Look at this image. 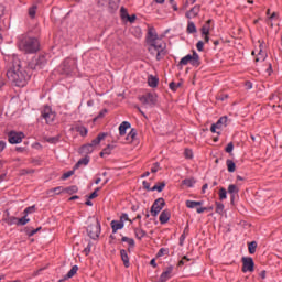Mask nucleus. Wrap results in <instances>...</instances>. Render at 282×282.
<instances>
[{
  "label": "nucleus",
  "mask_w": 282,
  "mask_h": 282,
  "mask_svg": "<svg viewBox=\"0 0 282 282\" xmlns=\"http://www.w3.org/2000/svg\"><path fill=\"white\" fill-rule=\"evenodd\" d=\"M9 68L7 70V77L14 83L17 87H25L30 80V75L21 68V61L17 57H9Z\"/></svg>",
  "instance_id": "1"
},
{
  "label": "nucleus",
  "mask_w": 282,
  "mask_h": 282,
  "mask_svg": "<svg viewBox=\"0 0 282 282\" xmlns=\"http://www.w3.org/2000/svg\"><path fill=\"white\" fill-rule=\"evenodd\" d=\"M147 41L150 54L155 56L156 61H162V57L164 54H166V43H164L162 39L158 36V32L153 28L148 30Z\"/></svg>",
  "instance_id": "2"
},
{
  "label": "nucleus",
  "mask_w": 282,
  "mask_h": 282,
  "mask_svg": "<svg viewBox=\"0 0 282 282\" xmlns=\"http://www.w3.org/2000/svg\"><path fill=\"white\" fill-rule=\"evenodd\" d=\"M18 47L25 54H34L35 52H39V40L36 37L22 35L19 37Z\"/></svg>",
  "instance_id": "3"
},
{
  "label": "nucleus",
  "mask_w": 282,
  "mask_h": 282,
  "mask_svg": "<svg viewBox=\"0 0 282 282\" xmlns=\"http://www.w3.org/2000/svg\"><path fill=\"white\" fill-rule=\"evenodd\" d=\"M188 63H191V65H193V67H199V65H200L199 54H197V52H195V51H193L192 55L187 54L180 61L178 67H184V65H188Z\"/></svg>",
  "instance_id": "4"
},
{
  "label": "nucleus",
  "mask_w": 282,
  "mask_h": 282,
  "mask_svg": "<svg viewBox=\"0 0 282 282\" xmlns=\"http://www.w3.org/2000/svg\"><path fill=\"white\" fill-rule=\"evenodd\" d=\"M47 65V55H36L30 63V69H43Z\"/></svg>",
  "instance_id": "5"
},
{
  "label": "nucleus",
  "mask_w": 282,
  "mask_h": 282,
  "mask_svg": "<svg viewBox=\"0 0 282 282\" xmlns=\"http://www.w3.org/2000/svg\"><path fill=\"white\" fill-rule=\"evenodd\" d=\"M41 116L45 120L46 124H52V122L56 120V112H54L50 106H45L42 109Z\"/></svg>",
  "instance_id": "6"
},
{
  "label": "nucleus",
  "mask_w": 282,
  "mask_h": 282,
  "mask_svg": "<svg viewBox=\"0 0 282 282\" xmlns=\"http://www.w3.org/2000/svg\"><path fill=\"white\" fill-rule=\"evenodd\" d=\"M87 232L90 239H98L100 237V221L95 220L94 224L88 226Z\"/></svg>",
  "instance_id": "7"
},
{
  "label": "nucleus",
  "mask_w": 282,
  "mask_h": 282,
  "mask_svg": "<svg viewBox=\"0 0 282 282\" xmlns=\"http://www.w3.org/2000/svg\"><path fill=\"white\" fill-rule=\"evenodd\" d=\"M166 202H164V198L156 199L151 207L152 217H158V214L164 208Z\"/></svg>",
  "instance_id": "8"
},
{
  "label": "nucleus",
  "mask_w": 282,
  "mask_h": 282,
  "mask_svg": "<svg viewBox=\"0 0 282 282\" xmlns=\"http://www.w3.org/2000/svg\"><path fill=\"white\" fill-rule=\"evenodd\" d=\"M24 138H25V134H23V132L11 131L9 133L10 144H21Z\"/></svg>",
  "instance_id": "9"
},
{
  "label": "nucleus",
  "mask_w": 282,
  "mask_h": 282,
  "mask_svg": "<svg viewBox=\"0 0 282 282\" xmlns=\"http://www.w3.org/2000/svg\"><path fill=\"white\" fill-rule=\"evenodd\" d=\"M140 102H142V105H155L158 98L154 94L151 93H147L145 95L141 96L139 98Z\"/></svg>",
  "instance_id": "10"
},
{
  "label": "nucleus",
  "mask_w": 282,
  "mask_h": 282,
  "mask_svg": "<svg viewBox=\"0 0 282 282\" xmlns=\"http://www.w3.org/2000/svg\"><path fill=\"white\" fill-rule=\"evenodd\" d=\"M242 272H254V260L252 258H242Z\"/></svg>",
  "instance_id": "11"
},
{
  "label": "nucleus",
  "mask_w": 282,
  "mask_h": 282,
  "mask_svg": "<svg viewBox=\"0 0 282 282\" xmlns=\"http://www.w3.org/2000/svg\"><path fill=\"white\" fill-rule=\"evenodd\" d=\"M74 69H76V61L72 58L65 59L63 63L64 74H72Z\"/></svg>",
  "instance_id": "12"
},
{
  "label": "nucleus",
  "mask_w": 282,
  "mask_h": 282,
  "mask_svg": "<svg viewBox=\"0 0 282 282\" xmlns=\"http://www.w3.org/2000/svg\"><path fill=\"white\" fill-rule=\"evenodd\" d=\"M171 274H173V267L170 265L165 269V271L162 272L161 276H160V281L161 282H167L169 279H171Z\"/></svg>",
  "instance_id": "13"
},
{
  "label": "nucleus",
  "mask_w": 282,
  "mask_h": 282,
  "mask_svg": "<svg viewBox=\"0 0 282 282\" xmlns=\"http://www.w3.org/2000/svg\"><path fill=\"white\" fill-rule=\"evenodd\" d=\"M110 226L112 228L113 235H116V232H118V230H122V228H124V224L121 223L120 220H112L110 223Z\"/></svg>",
  "instance_id": "14"
},
{
  "label": "nucleus",
  "mask_w": 282,
  "mask_h": 282,
  "mask_svg": "<svg viewBox=\"0 0 282 282\" xmlns=\"http://www.w3.org/2000/svg\"><path fill=\"white\" fill-rule=\"evenodd\" d=\"M169 219H171V212L169 209H165L161 213L159 221L160 224H167Z\"/></svg>",
  "instance_id": "15"
},
{
  "label": "nucleus",
  "mask_w": 282,
  "mask_h": 282,
  "mask_svg": "<svg viewBox=\"0 0 282 282\" xmlns=\"http://www.w3.org/2000/svg\"><path fill=\"white\" fill-rule=\"evenodd\" d=\"M228 193L230 195V199H231V204H232V202H235V195H237V193H239V187H237V185H235V184H230L228 186Z\"/></svg>",
  "instance_id": "16"
},
{
  "label": "nucleus",
  "mask_w": 282,
  "mask_h": 282,
  "mask_svg": "<svg viewBox=\"0 0 282 282\" xmlns=\"http://www.w3.org/2000/svg\"><path fill=\"white\" fill-rule=\"evenodd\" d=\"M199 14V7H194L185 13L186 19H195Z\"/></svg>",
  "instance_id": "17"
},
{
  "label": "nucleus",
  "mask_w": 282,
  "mask_h": 282,
  "mask_svg": "<svg viewBox=\"0 0 282 282\" xmlns=\"http://www.w3.org/2000/svg\"><path fill=\"white\" fill-rule=\"evenodd\" d=\"M105 138H107V133H99V134L97 135V138L94 139L89 144H90L94 149H96V147H98V144H100V141H101V140H105Z\"/></svg>",
  "instance_id": "18"
},
{
  "label": "nucleus",
  "mask_w": 282,
  "mask_h": 282,
  "mask_svg": "<svg viewBox=\"0 0 282 282\" xmlns=\"http://www.w3.org/2000/svg\"><path fill=\"white\" fill-rule=\"evenodd\" d=\"M127 129H131V123H129V121H123L119 126V134L120 135H127Z\"/></svg>",
  "instance_id": "19"
},
{
  "label": "nucleus",
  "mask_w": 282,
  "mask_h": 282,
  "mask_svg": "<svg viewBox=\"0 0 282 282\" xmlns=\"http://www.w3.org/2000/svg\"><path fill=\"white\" fill-rule=\"evenodd\" d=\"M120 257H121V261H123L124 268H129L130 262H129V254L127 253V250L121 249Z\"/></svg>",
  "instance_id": "20"
},
{
  "label": "nucleus",
  "mask_w": 282,
  "mask_h": 282,
  "mask_svg": "<svg viewBox=\"0 0 282 282\" xmlns=\"http://www.w3.org/2000/svg\"><path fill=\"white\" fill-rule=\"evenodd\" d=\"M98 3L100 6H108L111 10H115L117 8L116 2L113 0H99Z\"/></svg>",
  "instance_id": "21"
},
{
  "label": "nucleus",
  "mask_w": 282,
  "mask_h": 282,
  "mask_svg": "<svg viewBox=\"0 0 282 282\" xmlns=\"http://www.w3.org/2000/svg\"><path fill=\"white\" fill-rule=\"evenodd\" d=\"M214 124L217 126V129L226 127L228 124V117H220L219 120Z\"/></svg>",
  "instance_id": "22"
},
{
  "label": "nucleus",
  "mask_w": 282,
  "mask_h": 282,
  "mask_svg": "<svg viewBox=\"0 0 282 282\" xmlns=\"http://www.w3.org/2000/svg\"><path fill=\"white\" fill-rule=\"evenodd\" d=\"M138 135V132H135V130H131L128 135L126 137V142L128 144H131V142H133L135 140V137Z\"/></svg>",
  "instance_id": "23"
},
{
  "label": "nucleus",
  "mask_w": 282,
  "mask_h": 282,
  "mask_svg": "<svg viewBox=\"0 0 282 282\" xmlns=\"http://www.w3.org/2000/svg\"><path fill=\"white\" fill-rule=\"evenodd\" d=\"M226 164H227V171L229 173H235V171L237 170V165L235 164V162H232V160L228 159L226 161Z\"/></svg>",
  "instance_id": "24"
},
{
  "label": "nucleus",
  "mask_w": 282,
  "mask_h": 282,
  "mask_svg": "<svg viewBox=\"0 0 282 282\" xmlns=\"http://www.w3.org/2000/svg\"><path fill=\"white\" fill-rule=\"evenodd\" d=\"M197 32V26H195V22L188 21L187 22V33L195 34Z\"/></svg>",
  "instance_id": "25"
},
{
  "label": "nucleus",
  "mask_w": 282,
  "mask_h": 282,
  "mask_svg": "<svg viewBox=\"0 0 282 282\" xmlns=\"http://www.w3.org/2000/svg\"><path fill=\"white\" fill-rule=\"evenodd\" d=\"M210 23L212 20H208L200 29L202 34H210Z\"/></svg>",
  "instance_id": "26"
},
{
  "label": "nucleus",
  "mask_w": 282,
  "mask_h": 282,
  "mask_svg": "<svg viewBox=\"0 0 282 282\" xmlns=\"http://www.w3.org/2000/svg\"><path fill=\"white\" fill-rule=\"evenodd\" d=\"M94 149L95 148L90 143H88V144L82 147V153L89 155V153H94Z\"/></svg>",
  "instance_id": "27"
},
{
  "label": "nucleus",
  "mask_w": 282,
  "mask_h": 282,
  "mask_svg": "<svg viewBox=\"0 0 282 282\" xmlns=\"http://www.w3.org/2000/svg\"><path fill=\"white\" fill-rule=\"evenodd\" d=\"M45 142H48V144H57V142H61V135L46 137Z\"/></svg>",
  "instance_id": "28"
},
{
  "label": "nucleus",
  "mask_w": 282,
  "mask_h": 282,
  "mask_svg": "<svg viewBox=\"0 0 282 282\" xmlns=\"http://www.w3.org/2000/svg\"><path fill=\"white\" fill-rule=\"evenodd\" d=\"M134 234H135L137 239H142L147 236V231H144L141 228H134Z\"/></svg>",
  "instance_id": "29"
},
{
  "label": "nucleus",
  "mask_w": 282,
  "mask_h": 282,
  "mask_svg": "<svg viewBox=\"0 0 282 282\" xmlns=\"http://www.w3.org/2000/svg\"><path fill=\"white\" fill-rule=\"evenodd\" d=\"M166 186V183L161 182L156 185H154L151 191H158V193H162L164 191V187Z\"/></svg>",
  "instance_id": "30"
},
{
  "label": "nucleus",
  "mask_w": 282,
  "mask_h": 282,
  "mask_svg": "<svg viewBox=\"0 0 282 282\" xmlns=\"http://www.w3.org/2000/svg\"><path fill=\"white\" fill-rule=\"evenodd\" d=\"M87 164H89V156H85L84 159H80L76 165L75 169H78V166H87Z\"/></svg>",
  "instance_id": "31"
},
{
  "label": "nucleus",
  "mask_w": 282,
  "mask_h": 282,
  "mask_svg": "<svg viewBox=\"0 0 282 282\" xmlns=\"http://www.w3.org/2000/svg\"><path fill=\"white\" fill-rule=\"evenodd\" d=\"M158 83H159V80H158L156 77H154V76H149V78H148V85H149V87H158Z\"/></svg>",
  "instance_id": "32"
},
{
  "label": "nucleus",
  "mask_w": 282,
  "mask_h": 282,
  "mask_svg": "<svg viewBox=\"0 0 282 282\" xmlns=\"http://www.w3.org/2000/svg\"><path fill=\"white\" fill-rule=\"evenodd\" d=\"M187 208H197V206H202V202L197 200H186Z\"/></svg>",
  "instance_id": "33"
},
{
  "label": "nucleus",
  "mask_w": 282,
  "mask_h": 282,
  "mask_svg": "<svg viewBox=\"0 0 282 282\" xmlns=\"http://www.w3.org/2000/svg\"><path fill=\"white\" fill-rule=\"evenodd\" d=\"M249 254H254L257 252V241H251L248 245Z\"/></svg>",
  "instance_id": "34"
},
{
  "label": "nucleus",
  "mask_w": 282,
  "mask_h": 282,
  "mask_svg": "<svg viewBox=\"0 0 282 282\" xmlns=\"http://www.w3.org/2000/svg\"><path fill=\"white\" fill-rule=\"evenodd\" d=\"M76 272H78V265H74L68 273L66 274L65 279H72Z\"/></svg>",
  "instance_id": "35"
},
{
  "label": "nucleus",
  "mask_w": 282,
  "mask_h": 282,
  "mask_svg": "<svg viewBox=\"0 0 282 282\" xmlns=\"http://www.w3.org/2000/svg\"><path fill=\"white\" fill-rule=\"evenodd\" d=\"M218 195H219V199L224 202V199H227L228 197V192L226 191V188L221 187L218 192Z\"/></svg>",
  "instance_id": "36"
},
{
  "label": "nucleus",
  "mask_w": 282,
  "mask_h": 282,
  "mask_svg": "<svg viewBox=\"0 0 282 282\" xmlns=\"http://www.w3.org/2000/svg\"><path fill=\"white\" fill-rule=\"evenodd\" d=\"M121 17L123 18H128V21H130V23H133V21H135V15H129L127 14V10H124V8H121Z\"/></svg>",
  "instance_id": "37"
},
{
  "label": "nucleus",
  "mask_w": 282,
  "mask_h": 282,
  "mask_svg": "<svg viewBox=\"0 0 282 282\" xmlns=\"http://www.w3.org/2000/svg\"><path fill=\"white\" fill-rule=\"evenodd\" d=\"M26 224H30L28 216L24 215L22 218H18V226H25Z\"/></svg>",
  "instance_id": "38"
},
{
  "label": "nucleus",
  "mask_w": 282,
  "mask_h": 282,
  "mask_svg": "<svg viewBox=\"0 0 282 282\" xmlns=\"http://www.w3.org/2000/svg\"><path fill=\"white\" fill-rule=\"evenodd\" d=\"M121 241H123L124 243H128L129 246H131L133 248V246H135V240H133L132 238H129L127 236H123L121 238Z\"/></svg>",
  "instance_id": "39"
},
{
  "label": "nucleus",
  "mask_w": 282,
  "mask_h": 282,
  "mask_svg": "<svg viewBox=\"0 0 282 282\" xmlns=\"http://www.w3.org/2000/svg\"><path fill=\"white\" fill-rule=\"evenodd\" d=\"M39 230H41V227H39L36 229L26 228L25 232H26L28 237H34V235H36V232H39Z\"/></svg>",
  "instance_id": "40"
},
{
  "label": "nucleus",
  "mask_w": 282,
  "mask_h": 282,
  "mask_svg": "<svg viewBox=\"0 0 282 282\" xmlns=\"http://www.w3.org/2000/svg\"><path fill=\"white\" fill-rule=\"evenodd\" d=\"M184 186H187V188H193L195 185V180L193 178H186L183 181Z\"/></svg>",
  "instance_id": "41"
},
{
  "label": "nucleus",
  "mask_w": 282,
  "mask_h": 282,
  "mask_svg": "<svg viewBox=\"0 0 282 282\" xmlns=\"http://www.w3.org/2000/svg\"><path fill=\"white\" fill-rule=\"evenodd\" d=\"M77 133H80L83 137L87 135L88 131L87 128L79 126L76 128Z\"/></svg>",
  "instance_id": "42"
},
{
  "label": "nucleus",
  "mask_w": 282,
  "mask_h": 282,
  "mask_svg": "<svg viewBox=\"0 0 282 282\" xmlns=\"http://www.w3.org/2000/svg\"><path fill=\"white\" fill-rule=\"evenodd\" d=\"M35 210H36L35 206H30V207H26L23 213L25 216H28V215H32V213H34Z\"/></svg>",
  "instance_id": "43"
},
{
  "label": "nucleus",
  "mask_w": 282,
  "mask_h": 282,
  "mask_svg": "<svg viewBox=\"0 0 282 282\" xmlns=\"http://www.w3.org/2000/svg\"><path fill=\"white\" fill-rule=\"evenodd\" d=\"M64 188L62 186L55 187L50 191V193H54V195H61L63 193Z\"/></svg>",
  "instance_id": "44"
},
{
  "label": "nucleus",
  "mask_w": 282,
  "mask_h": 282,
  "mask_svg": "<svg viewBox=\"0 0 282 282\" xmlns=\"http://www.w3.org/2000/svg\"><path fill=\"white\" fill-rule=\"evenodd\" d=\"M29 17H31V19H34V17H36V6H33L29 9Z\"/></svg>",
  "instance_id": "45"
},
{
  "label": "nucleus",
  "mask_w": 282,
  "mask_h": 282,
  "mask_svg": "<svg viewBox=\"0 0 282 282\" xmlns=\"http://www.w3.org/2000/svg\"><path fill=\"white\" fill-rule=\"evenodd\" d=\"M216 213H218L219 215H221V213H224V204L216 203Z\"/></svg>",
  "instance_id": "46"
},
{
  "label": "nucleus",
  "mask_w": 282,
  "mask_h": 282,
  "mask_svg": "<svg viewBox=\"0 0 282 282\" xmlns=\"http://www.w3.org/2000/svg\"><path fill=\"white\" fill-rule=\"evenodd\" d=\"M8 224H10V226H12L14 224H15V226H19V218L10 217L9 220H8Z\"/></svg>",
  "instance_id": "47"
},
{
  "label": "nucleus",
  "mask_w": 282,
  "mask_h": 282,
  "mask_svg": "<svg viewBox=\"0 0 282 282\" xmlns=\"http://www.w3.org/2000/svg\"><path fill=\"white\" fill-rule=\"evenodd\" d=\"M235 149V144H232V142H229L225 149L226 153H232Z\"/></svg>",
  "instance_id": "48"
},
{
  "label": "nucleus",
  "mask_w": 282,
  "mask_h": 282,
  "mask_svg": "<svg viewBox=\"0 0 282 282\" xmlns=\"http://www.w3.org/2000/svg\"><path fill=\"white\" fill-rule=\"evenodd\" d=\"M177 87H180V84L175 83V82H171L170 83V89L172 91H177Z\"/></svg>",
  "instance_id": "49"
},
{
  "label": "nucleus",
  "mask_w": 282,
  "mask_h": 282,
  "mask_svg": "<svg viewBox=\"0 0 282 282\" xmlns=\"http://www.w3.org/2000/svg\"><path fill=\"white\" fill-rule=\"evenodd\" d=\"M66 193H78L77 186H70L65 189Z\"/></svg>",
  "instance_id": "50"
},
{
  "label": "nucleus",
  "mask_w": 282,
  "mask_h": 282,
  "mask_svg": "<svg viewBox=\"0 0 282 282\" xmlns=\"http://www.w3.org/2000/svg\"><path fill=\"white\" fill-rule=\"evenodd\" d=\"M72 175H74V171H68L63 174L62 180H69V177H72Z\"/></svg>",
  "instance_id": "51"
},
{
  "label": "nucleus",
  "mask_w": 282,
  "mask_h": 282,
  "mask_svg": "<svg viewBox=\"0 0 282 282\" xmlns=\"http://www.w3.org/2000/svg\"><path fill=\"white\" fill-rule=\"evenodd\" d=\"M196 48L198 50V52H204V42L198 41L196 44Z\"/></svg>",
  "instance_id": "52"
},
{
  "label": "nucleus",
  "mask_w": 282,
  "mask_h": 282,
  "mask_svg": "<svg viewBox=\"0 0 282 282\" xmlns=\"http://www.w3.org/2000/svg\"><path fill=\"white\" fill-rule=\"evenodd\" d=\"M109 155L111 153V145H108V148L104 149L102 152L100 153L101 158L105 155Z\"/></svg>",
  "instance_id": "53"
},
{
  "label": "nucleus",
  "mask_w": 282,
  "mask_h": 282,
  "mask_svg": "<svg viewBox=\"0 0 282 282\" xmlns=\"http://www.w3.org/2000/svg\"><path fill=\"white\" fill-rule=\"evenodd\" d=\"M98 191H100V188H96V189L89 195V199H96V197H98Z\"/></svg>",
  "instance_id": "54"
},
{
  "label": "nucleus",
  "mask_w": 282,
  "mask_h": 282,
  "mask_svg": "<svg viewBox=\"0 0 282 282\" xmlns=\"http://www.w3.org/2000/svg\"><path fill=\"white\" fill-rule=\"evenodd\" d=\"M119 221H121L122 224H124V221H129V215L122 214V215L120 216V220H119Z\"/></svg>",
  "instance_id": "55"
},
{
  "label": "nucleus",
  "mask_w": 282,
  "mask_h": 282,
  "mask_svg": "<svg viewBox=\"0 0 282 282\" xmlns=\"http://www.w3.org/2000/svg\"><path fill=\"white\" fill-rule=\"evenodd\" d=\"M159 169H160V163H154V165L151 167V173H158Z\"/></svg>",
  "instance_id": "56"
},
{
  "label": "nucleus",
  "mask_w": 282,
  "mask_h": 282,
  "mask_svg": "<svg viewBox=\"0 0 282 282\" xmlns=\"http://www.w3.org/2000/svg\"><path fill=\"white\" fill-rule=\"evenodd\" d=\"M143 188H145V191H151L153 187H151V183L143 181Z\"/></svg>",
  "instance_id": "57"
},
{
  "label": "nucleus",
  "mask_w": 282,
  "mask_h": 282,
  "mask_svg": "<svg viewBox=\"0 0 282 282\" xmlns=\"http://www.w3.org/2000/svg\"><path fill=\"white\" fill-rule=\"evenodd\" d=\"M185 158H187V159L193 158V151H192V150L186 149V150H185Z\"/></svg>",
  "instance_id": "58"
},
{
  "label": "nucleus",
  "mask_w": 282,
  "mask_h": 282,
  "mask_svg": "<svg viewBox=\"0 0 282 282\" xmlns=\"http://www.w3.org/2000/svg\"><path fill=\"white\" fill-rule=\"evenodd\" d=\"M164 254H166V249L161 248L156 254V257H164Z\"/></svg>",
  "instance_id": "59"
},
{
  "label": "nucleus",
  "mask_w": 282,
  "mask_h": 282,
  "mask_svg": "<svg viewBox=\"0 0 282 282\" xmlns=\"http://www.w3.org/2000/svg\"><path fill=\"white\" fill-rule=\"evenodd\" d=\"M184 241H186V234H183V235L180 237V246H184Z\"/></svg>",
  "instance_id": "60"
},
{
  "label": "nucleus",
  "mask_w": 282,
  "mask_h": 282,
  "mask_svg": "<svg viewBox=\"0 0 282 282\" xmlns=\"http://www.w3.org/2000/svg\"><path fill=\"white\" fill-rule=\"evenodd\" d=\"M6 149V141H0V153H2Z\"/></svg>",
  "instance_id": "61"
},
{
  "label": "nucleus",
  "mask_w": 282,
  "mask_h": 282,
  "mask_svg": "<svg viewBox=\"0 0 282 282\" xmlns=\"http://www.w3.org/2000/svg\"><path fill=\"white\" fill-rule=\"evenodd\" d=\"M206 207H198L196 208V213H198V215H202V213H205Z\"/></svg>",
  "instance_id": "62"
},
{
  "label": "nucleus",
  "mask_w": 282,
  "mask_h": 282,
  "mask_svg": "<svg viewBox=\"0 0 282 282\" xmlns=\"http://www.w3.org/2000/svg\"><path fill=\"white\" fill-rule=\"evenodd\" d=\"M217 129H218L217 126L215 123H213L210 127L212 133H217Z\"/></svg>",
  "instance_id": "63"
},
{
  "label": "nucleus",
  "mask_w": 282,
  "mask_h": 282,
  "mask_svg": "<svg viewBox=\"0 0 282 282\" xmlns=\"http://www.w3.org/2000/svg\"><path fill=\"white\" fill-rule=\"evenodd\" d=\"M279 18V13H276V12H273L270 17H269V19H278Z\"/></svg>",
  "instance_id": "64"
}]
</instances>
